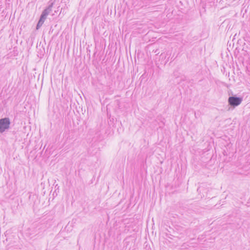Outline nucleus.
Masks as SVG:
<instances>
[{
	"mask_svg": "<svg viewBox=\"0 0 250 250\" xmlns=\"http://www.w3.org/2000/svg\"><path fill=\"white\" fill-rule=\"evenodd\" d=\"M11 122L8 117L0 119V133H2L10 128Z\"/></svg>",
	"mask_w": 250,
	"mask_h": 250,
	"instance_id": "1",
	"label": "nucleus"
},
{
	"mask_svg": "<svg viewBox=\"0 0 250 250\" xmlns=\"http://www.w3.org/2000/svg\"><path fill=\"white\" fill-rule=\"evenodd\" d=\"M243 101L242 97H237L236 95H232L228 98L229 104L233 107H235L241 104Z\"/></svg>",
	"mask_w": 250,
	"mask_h": 250,
	"instance_id": "2",
	"label": "nucleus"
},
{
	"mask_svg": "<svg viewBox=\"0 0 250 250\" xmlns=\"http://www.w3.org/2000/svg\"><path fill=\"white\" fill-rule=\"evenodd\" d=\"M59 0H50L49 1L50 2V4L49 5V6L44 9L40 17V19L42 20V21H45V19H46V17L47 15L50 13V12L52 10V8L54 5V4L56 1H59Z\"/></svg>",
	"mask_w": 250,
	"mask_h": 250,
	"instance_id": "3",
	"label": "nucleus"
},
{
	"mask_svg": "<svg viewBox=\"0 0 250 250\" xmlns=\"http://www.w3.org/2000/svg\"><path fill=\"white\" fill-rule=\"evenodd\" d=\"M44 21H42V20H39L36 26V29L38 30L39 29L43 24Z\"/></svg>",
	"mask_w": 250,
	"mask_h": 250,
	"instance_id": "4",
	"label": "nucleus"
},
{
	"mask_svg": "<svg viewBox=\"0 0 250 250\" xmlns=\"http://www.w3.org/2000/svg\"><path fill=\"white\" fill-rule=\"evenodd\" d=\"M30 231H31V229H29L27 230V232H26V234H28L29 237H30V238H33V237L34 236H35L36 235H34V233H31V232H30Z\"/></svg>",
	"mask_w": 250,
	"mask_h": 250,
	"instance_id": "5",
	"label": "nucleus"
},
{
	"mask_svg": "<svg viewBox=\"0 0 250 250\" xmlns=\"http://www.w3.org/2000/svg\"><path fill=\"white\" fill-rule=\"evenodd\" d=\"M178 71H175L174 72V76L176 77V78H178V77H179L180 76L179 75H178Z\"/></svg>",
	"mask_w": 250,
	"mask_h": 250,
	"instance_id": "6",
	"label": "nucleus"
},
{
	"mask_svg": "<svg viewBox=\"0 0 250 250\" xmlns=\"http://www.w3.org/2000/svg\"><path fill=\"white\" fill-rule=\"evenodd\" d=\"M69 0H62L61 2L62 3H64L65 5H66V3L69 2Z\"/></svg>",
	"mask_w": 250,
	"mask_h": 250,
	"instance_id": "7",
	"label": "nucleus"
},
{
	"mask_svg": "<svg viewBox=\"0 0 250 250\" xmlns=\"http://www.w3.org/2000/svg\"><path fill=\"white\" fill-rule=\"evenodd\" d=\"M60 10V6H59L58 8H57V10H56L55 11V13H57V12H58Z\"/></svg>",
	"mask_w": 250,
	"mask_h": 250,
	"instance_id": "8",
	"label": "nucleus"
}]
</instances>
